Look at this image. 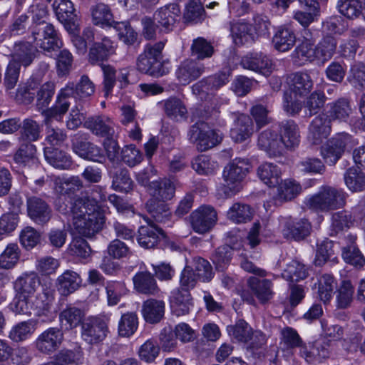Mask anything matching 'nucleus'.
I'll use <instances>...</instances> for the list:
<instances>
[{
	"instance_id": "1",
	"label": "nucleus",
	"mask_w": 365,
	"mask_h": 365,
	"mask_svg": "<svg viewBox=\"0 0 365 365\" xmlns=\"http://www.w3.org/2000/svg\"><path fill=\"white\" fill-rule=\"evenodd\" d=\"M72 225L81 236L91 238L106 222L104 212L98 202L89 197H78L71 207Z\"/></svg>"
},
{
	"instance_id": "2",
	"label": "nucleus",
	"mask_w": 365,
	"mask_h": 365,
	"mask_svg": "<svg viewBox=\"0 0 365 365\" xmlns=\"http://www.w3.org/2000/svg\"><path fill=\"white\" fill-rule=\"evenodd\" d=\"M34 24L30 28L33 42L46 51H57L63 46L60 34L53 24L46 22L47 8L43 4H35L30 7Z\"/></svg>"
},
{
	"instance_id": "3",
	"label": "nucleus",
	"mask_w": 365,
	"mask_h": 365,
	"mask_svg": "<svg viewBox=\"0 0 365 365\" xmlns=\"http://www.w3.org/2000/svg\"><path fill=\"white\" fill-rule=\"evenodd\" d=\"M286 83L288 91L283 96V108L288 114L294 115L302 108V102L298 98L307 96L313 89L311 71L304 70L292 73L287 76Z\"/></svg>"
},
{
	"instance_id": "4",
	"label": "nucleus",
	"mask_w": 365,
	"mask_h": 365,
	"mask_svg": "<svg viewBox=\"0 0 365 365\" xmlns=\"http://www.w3.org/2000/svg\"><path fill=\"white\" fill-rule=\"evenodd\" d=\"M346 193L342 189L322 185L317 192L306 198L307 207L315 212H328L346 205Z\"/></svg>"
},
{
	"instance_id": "5",
	"label": "nucleus",
	"mask_w": 365,
	"mask_h": 365,
	"mask_svg": "<svg viewBox=\"0 0 365 365\" xmlns=\"http://www.w3.org/2000/svg\"><path fill=\"white\" fill-rule=\"evenodd\" d=\"M251 163L247 158H237L230 162L223 170L225 186L232 194L242 189V182L250 173Z\"/></svg>"
},
{
	"instance_id": "6",
	"label": "nucleus",
	"mask_w": 365,
	"mask_h": 365,
	"mask_svg": "<svg viewBox=\"0 0 365 365\" xmlns=\"http://www.w3.org/2000/svg\"><path fill=\"white\" fill-rule=\"evenodd\" d=\"M188 140L195 144L200 151H205L222 140L221 135L215 130L210 129L202 122H198L192 125L188 133Z\"/></svg>"
},
{
	"instance_id": "7",
	"label": "nucleus",
	"mask_w": 365,
	"mask_h": 365,
	"mask_svg": "<svg viewBox=\"0 0 365 365\" xmlns=\"http://www.w3.org/2000/svg\"><path fill=\"white\" fill-rule=\"evenodd\" d=\"M109 319L103 317H91L82 324L81 336L90 344L102 341L108 332Z\"/></svg>"
},
{
	"instance_id": "8",
	"label": "nucleus",
	"mask_w": 365,
	"mask_h": 365,
	"mask_svg": "<svg viewBox=\"0 0 365 365\" xmlns=\"http://www.w3.org/2000/svg\"><path fill=\"white\" fill-rule=\"evenodd\" d=\"M73 151L81 158L98 163L105 160L103 151L101 148L88 140L87 135L78 133L71 140Z\"/></svg>"
},
{
	"instance_id": "9",
	"label": "nucleus",
	"mask_w": 365,
	"mask_h": 365,
	"mask_svg": "<svg viewBox=\"0 0 365 365\" xmlns=\"http://www.w3.org/2000/svg\"><path fill=\"white\" fill-rule=\"evenodd\" d=\"M351 143V137L349 134L339 133L321 148V155L327 164L333 165Z\"/></svg>"
},
{
	"instance_id": "10",
	"label": "nucleus",
	"mask_w": 365,
	"mask_h": 365,
	"mask_svg": "<svg viewBox=\"0 0 365 365\" xmlns=\"http://www.w3.org/2000/svg\"><path fill=\"white\" fill-rule=\"evenodd\" d=\"M190 219L193 230L197 233L204 234L215 225L217 215L212 207L202 205L191 213Z\"/></svg>"
},
{
	"instance_id": "11",
	"label": "nucleus",
	"mask_w": 365,
	"mask_h": 365,
	"mask_svg": "<svg viewBox=\"0 0 365 365\" xmlns=\"http://www.w3.org/2000/svg\"><path fill=\"white\" fill-rule=\"evenodd\" d=\"M230 75L229 71H224L205 77L192 86V93L202 99L205 94H212L226 85L229 82Z\"/></svg>"
},
{
	"instance_id": "12",
	"label": "nucleus",
	"mask_w": 365,
	"mask_h": 365,
	"mask_svg": "<svg viewBox=\"0 0 365 365\" xmlns=\"http://www.w3.org/2000/svg\"><path fill=\"white\" fill-rule=\"evenodd\" d=\"M63 340L62 331L56 327H51L40 334L34 344L39 352L51 354L60 347Z\"/></svg>"
},
{
	"instance_id": "13",
	"label": "nucleus",
	"mask_w": 365,
	"mask_h": 365,
	"mask_svg": "<svg viewBox=\"0 0 365 365\" xmlns=\"http://www.w3.org/2000/svg\"><path fill=\"white\" fill-rule=\"evenodd\" d=\"M180 9L175 4H168L158 9L153 15L160 32L172 31L180 19Z\"/></svg>"
},
{
	"instance_id": "14",
	"label": "nucleus",
	"mask_w": 365,
	"mask_h": 365,
	"mask_svg": "<svg viewBox=\"0 0 365 365\" xmlns=\"http://www.w3.org/2000/svg\"><path fill=\"white\" fill-rule=\"evenodd\" d=\"M36 43L34 46L27 41H18L14 43L11 51V63H15L17 65L24 67L29 66L36 57L38 53Z\"/></svg>"
},
{
	"instance_id": "15",
	"label": "nucleus",
	"mask_w": 365,
	"mask_h": 365,
	"mask_svg": "<svg viewBox=\"0 0 365 365\" xmlns=\"http://www.w3.org/2000/svg\"><path fill=\"white\" fill-rule=\"evenodd\" d=\"M257 147L266 152L269 157H279L284 155V145L278 133L269 129L264 130L259 134Z\"/></svg>"
},
{
	"instance_id": "16",
	"label": "nucleus",
	"mask_w": 365,
	"mask_h": 365,
	"mask_svg": "<svg viewBox=\"0 0 365 365\" xmlns=\"http://www.w3.org/2000/svg\"><path fill=\"white\" fill-rule=\"evenodd\" d=\"M279 139L286 150H294L300 143V132L298 125L293 120H284L279 123Z\"/></svg>"
},
{
	"instance_id": "17",
	"label": "nucleus",
	"mask_w": 365,
	"mask_h": 365,
	"mask_svg": "<svg viewBox=\"0 0 365 365\" xmlns=\"http://www.w3.org/2000/svg\"><path fill=\"white\" fill-rule=\"evenodd\" d=\"M27 212L29 217L38 225L46 224L52 215L48 204L38 197H31L28 199Z\"/></svg>"
},
{
	"instance_id": "18",
	"label": "nucleus",
	"mask_w": 365,
	"mask_h": 365,
	"mask_svg": "<svg viewBox=\"0 0 365 365\" xmlns=\"http://www.w3.org/2000/svg\"><path fill=\"white\" fill-rule=\"evenodd\" d=\"M205 66L192 59L183 61L178 67L175 75L182 85H187L197 79L205 72Z\"/></svg>"
},
{
	"instance_id": "19",
	"label": "nucleus",
	"mask_w": 365,
	"mask_h": 365,
	"mask_svg": "<svg viewBox=\"0 0 365 365\" xmlns=\"http://www.w3.org/2000/svg\"><path fill=\"white\" fill-rule=\"evenodd\" d=\"M241 66L245 68L262 73L269 75L272 71V61L262 53H252L242 58Z\"/></svg>"
},
{
	"instance_id": "20",
	"label": "nucleus",
	"mask_w": 365,
	"mask_h": 365,
	"mask_svg": "<svg viewBox=\"0 0 365 365\" xmlns=\"http://www.w3.org/2000/svg\"><path fill=\"white\" fill-rule=\"evenodd\" d=\"M331 120L326 115H319L309 127L308 140L313 145L320 144L331 133Z\"/></svg>"
},
{
	"instance_id": "21",
	"label": "nucleus",
	"mask_w": 365,
	"mask_h": 365,
	"mask_svg": "<svg viewBox=\"0 0 365 365\" xmlns=\"http://www.w3.org/2000/svg\"><path fill=\"white\" fill-rule=\"evenodd\" d=\"M114 123L106 115H93L87 118L83 122V127L93 134L108 138L114 133Z\"/></svg>"
},
{
	"instance_id": "22",
	"label": "nucleus",
	"mask_w": 365,
	"mask_h": 365,
	"mask_svg": "<svg viewBox=\"0 0 365 365\" xmlns=\"http://www.w3.org/2000/svg\"><path fill=\"white\" fill-rule=\"evenodd\" d=\"M175 189L174 182L170 179L163 178L150 182L148 191L151 196L150 199L165 202L174 197Z\"/></svg>"
},
{
	"instance_id": "23",
	"label": "nucleus",
	"mask_w": 365,
	"mask_h": 365,
	"mask_svg": "<svg viewBox=\"0 0 365 365\" xmlns=\"http://www.w3.org/2000/svg\"><path fill=\"white\" fill-rule=\"evenodd\" d=\"M53 183V191L60 196H68L74 195L83 187V182L78 176H56L51 177Z\"/></svg>"
},
{
	"instance_id": "24",
	"label": "nucleus",
	"mask_w": 365,
	"mask_h": 365,
	"mask_svg": "<svg viewBox=\"0 0 365 365\" xmlns=\"http://www.w3.org/2000/svg\"><path fill=\"white\" fill-rule=\"evenodd\" d=\"M312 226L306 219L294 221L291 218L283 222L282 234L287 239L301 240L310 234Z\"/></svg>"
},
{
	"instance_id": "25",
	"label": "nucleus",
	"mask_w": 365,
	"mask_h": 365,
	"mask_svg": "<svg viewBox=\"0 0 365 365\" xmlns=\"http://www.w3.org/2000/svg\"><path fill=\"white\" fill-rule=\"evenodd\" d=\"M115 52V43L108 37H103L101 42L95 43L90 48L89 62L101 66L102 62L107 60Z\"/></svg>"
},
{
	"instance_id": "26",
	"label": "nucleus",
	"mask_w": 365,
	"mask_h": 365,
	"mask_svg": "<svg viewBox=\"0 0 365 365\" xmlns=\"http://www.w3.org/2000/svg\"><path fill=\"white\" fill-rule=\"evenodd\" d=\"M296 41L295 31L289 25L279 27L272 38L274 48L280 52H287L291 50Z\"/></svg>"
},
{
	"instance_id": "27",
	"label": "nucleus",
	"mask_w": 365,
	"mask_h": 365,
	"mask_svg": "<svg viewBox=\"0 0 365 365\" xmlns=\"http://www.w3.org/2000/svg\"><path fill=\"white\" fill-rule=\"evenodd\" d=\"M95 85L87 75H83L76 85L68 83L62 88V95L71 96L76 99H83L92 96Z\"/></svg>"
},
{
	"instance_id": "28",
	"label": "nucleus",
	"mask_w": 365,
	"mask_h": 365,
	"mask_svg": "<svg viewBox=\"0 0 365 365\" xmlns=\"http://www.w3.org/2000/svg\"><path fill=\"white\" fill-rule=\"evenodd\" d=\"M53 6L58 20L63 24L67 29H73L77 20L73 3L69 0H55Z\"/></svg>"
},
{
	"instance_id": "29",
	"label": "nucleus",
	"mask_w": 365,
	"mask_h": 365,
	"mask_svg": "<svg viewBox=\"0 0 365 365\" xmlns=\"http://www.w3.org/2000/svg\"><path fill=\"white\" fill-rule=\"evenodd\" d=\"M254 131L252 119L247 115L241 114L235 120L230 136L235 142L242 143L250 138Z\"/></svg>"
},
{
	"instance_id": "30",
	"label": "nucleus",
	"mask_w": 365,
	"mask_h": 365,
	"mask_svg": "<svg viewBox=\"0 0 365 365\" xmlns=\"http://www.w3.org/2000/svg\"><path fill=\"white\" fill-rule=\"evenodd\" d=\"M137 68L140 72L153 77H160L168 73L162 61H157L145 54L141 53L137 59Z\"/></svg>"
},
{
	"instance_id": "31",
	"label": "nucleus",
	"mask_w": 365,
	"mask_h": 365,
	"mask_svg": "<svg viewBox=\"0 0 365 365\" xmlns=\"http://www.w3.org/2000/svg\"><path fill=\"white\" fill-rule=\"evenodd\" d=\"M168 118L179 122L187 118L188 111L182 101L177 97H170L161 103Z\"/></svg>"
},
{
	"instance_id": "32",
	"label": "nucleus",
	"mask_w": 365,
	"mask_h": 365,
	"mask_svg": "<svg viewBox=\"0 0 365 365\" xmlns=\"http://www.w3.org/2000/svg\"><path fill=\"white\" fill-rule=\"evenodd\" d=\"M164 313L165 303L162 300L149 299L143 304V317L148 323H158L163 319Z\"/></svg>"
},
{
	"instance_id": "33",
	"label": "nucleus",
	"mask_w": 365,
	"mask_h": 365,
	"mask_svg": "<svg viewBox=\"0 0 365 365\" xmlns=\"http://www.w3.org/2000/svg\"><path fill=\"white\" fill-rule=\"evenodd\" d=\"M192 305V299L189 291L177 289L172 292L170 306L172 311L177 316L188 314Z\"/></svg>"
},
{
	"instance_id": "34",
	"label": "nucleus",
	"mask_w": 365,
	"mask_h": 365,
	"mask_svg": "<svg viewBox=\"0 0 365 365\" xmlns=\"http://www.w3.org/2000/svg\"><path fill=\"white\" fill-rule=\"evenodd\" d=\"M40 283L35 272L24 273L17 278L14 287L17 293L31 297L39 287Z\"/></svg>"
},
{
	"instance_id": "35",
	"label": "nucleus",
	"mask_w": 365,
	"mask_h": 365,
	"mask_svg": "<svg viewBox=\"0 0 365 365\" xmlns=\"http://www.w3.org/2000/svg\"><path fill=\"white\" fill-rule=\"evenodd\" d=\"M44 156L46 160L56 169L68 170L73 164L71 157L68 154L52 147L44 148Z\"/></svg>"
},
{
	"instance_id": "36",
	"label": "nucleus",
	"mask_w": 365,
	"mask_h": 365,
	"mask_svg": "<svg viewBox=\"0 0 365 365\" xmlns=\"http://www.w3.org/2000/svg\"><path fill=\"white\" fill-rule=\"evenodd\" d=\"M160 235L163 236V232L161 229L148 224L139 227L137 240L141 247L150 249L158 244Z\"/></svg>"
},
{
	"instance_id": "37",
	"label": "nucleus",
	"mask_w": 365,
	"mask_h": 365,
	"mask_svg": "<svg viewBox=\"0 0 365 365\" xmlns=\"http://www.w3.org/2000/svg\"><path fill=\"white\" fill-rule=\"evenodd\" d=\"M134 288L141 294H157L159 288L154 277L148 272H139L133 278Z\"/></svg>"
},
{
	"instance_id": "38",
	"label": "nucleus",
	"mask_w": 365,
	"mask_h": 365,
	"mask_svg": "<svg viewBox=\"0 0 365 365\" xmlns=\"http://www.w3.org/2000/svg\"><path fill=\"white\" fill-rule=\"evenodd\" d=\"M230 32L236 45L253 42L256 39L252 26L245 22H236L230 25Z\"/></svg>"
},
{
	"instance_id": "39",
	"label": "nucleus",
	"mask_w": 365,
	"mask_h": 365,
	"mask_svg": "<svg viewBox=\"0 0 365 365\" xmlns=\"http://www.w3.org/2000/svg\"><path fill=\"white\" fill-rule=\"evenodd\" d=\"M36 329V322L33 319L23 321L14 325L9 332V338L14 342L29 339Z\"/></svg>"
},
{
	"instance_id": "40",
	"label": "nucleus",
	"mask_w": 365,
	"mask_h": 365,
	"mask_svg": "<svg viewBox=\"0 0 365 365\" xmlns=\"http://www.w3.org/2000/svg\"><path fill=\"white\" fill-rule=\"evenodd\" d=\"M42 125L33 118H27L21 122L20 139L25 143H31L41 138Z\"/></svg>"
},
{
	"instance_id": "41",
	"label": "nucleus",
	"mask_w": 365,
	"mask_h": 365,
	"mask_svg": "<svg viewBox=\"0 0 365 365\" xmlns=\"http://www.w3.org/2000/svg\"><path fill=\"white\" fill-rule=\"evenodd\" d=\"M337 8L340 14L349 19L361 16L365 19V0H338Z\"/></svg>"
},
{
	"instance_id": "42",
	"label": "nucleus",
	"mask_w": 365,
	"mask_h": 365,
	"mask_svg": "<svg viewBox=\"0 0 365 365\" xmlns=\"http://www.w3.org/2000/svg\"><path fill=\"white\" fill-rule=\"evenodd\" d=\"M53 297L48 292H41L31 297V314L41 317L50 313Z\"/></svg>"
},
{
	"instance_id": "43",
	"label": "nucleus",
	"mask_w": 365,
	"mask_h": 365,
	"mask_svg": "<svg viewBox=\"0 0 365 365\" xmlns=\"http://www.w3.org/2000/svg\"><path fill=\"white\" fill-rule=\"evenodd\" d=\"M259 178L269 187H276L281 182V170L277 165L264 163L257 168Z\"/></svg>"
},
{
	"instance_id": "44",
	"label": "nucleus",
	"mask_w": 365,
	"mask_h": 365,
	"mask_svg": "<svg viewBox=\"0 0 365 365\" xmlns=\"http://www.w3.org/2000/svg\"><path fill=\"white\" fill-rule=\"evenodd\" d=\"M70 97L72 96L62 95L61 89L58 94L55 106L51 108L43 110V123H48L49 120L61 119V118L68 111L70 107L71 103L68 101Z\"/></svg>"
},
{
	"instance_id": "45",
	"label": "nucleus",
	"mask_w": 365,
	"mask_h": 365,
	"mask_svg": "<svg viewBox=\"0 0 365 365\" xmlns=\"http://www.w3.org/2000/svg\"><path fill=\"white\" fill-rule=\"evenodd\" d=\"M83 318L84 313L81 309L75 307H67L59 314L61 329H73L82 322Z\"/></svg>"
},
{
	"instance_id": "46",
	"label": "nucleus",
	"mask_w": 365,
	"mask_h": 365,
	"mask_svg": "<svg viewBox=\"0 0 365 365\" xmlns=\"http://www.w3.org/2000/svg\"><path fill=\"white\" fill-rule=\"evenodd\" d=\"M58 289L63 295L74 292L80 286L81 280L79 275L71 270L65 271L58 279Z\"/></svg>"
},
{
	"instance_id": "47",
	"label": "nucleus",
	"mask_w": 365,
	"mask_h": 365,
	"mask_svg": "<svg viewBox=\"0 0 365 365\" xmlns=\"http://www.w3.org/2000/svg\"><path fill=\"white\" fill-rule=\"evenodd\" d=\"M254 215L253 209L247 204L236 202L228 210L227 216L235 223H246L250 221Z\"/></svg>"
},
{
	"instance_id": "48",
	"label": "nucleus",
	"mask_w": 365,
	"mask_h": 365,
	"mask_svg": "<svg viewBox=\"0 0 365 365\" xmlns=\"http://www.w3.org/2000/svg\"><path fill=\"white\" fill-rule=\"evenodd\" d=\"M93 23L101 26H113V16L108 5L103 3L97 4L91 9Z\"/></svg>"
},
{
	"instance_id": "49",
	"label": "nucleus",
	"mask_w": 365,
	"mask_h": 365,
	"mask_svg": "<svg viewBox=\"0 0 365 365\" xmlns=\"http://www.w3.org/2000/svg\"><path fill=\"white\" fill-rule=\"evenodd\" d=\"M336 40L330 36L324 37L314 47L317 61L324 63L331 58L336 49Z\"/></svg>"
},
{
	"instance_id": "50",
	"label": "nucleus",
	"mask_w": 365,
	"mask_h": 365,
	"mask_svg": "<svg viewBox=\"0 0 365 365\" xmlns=\"http://www.w3.org/2000/svg\"><path fill=\"white\" fill-rule=\"evenodd\" d=\"M248 284L256 297L262 302H266L272 297L273 292L272 290V284L271 281L266 279H259L252 277L248 279Z\"/></svg>"
},
{
	"instance_id": "51",
	"label": "nucleus",
	"mask_w": 365,
	"mask_h": 365,
	"mask_svg": "<svg viewBox=\"0 0 365 365\" xmlns=\"http://www.w3.org/2000/svg\"><path fill=\"white\" fill-rule=\"evenodd\" d=\"M344 178L346 187L352 192H360L365 187V174L359 167L349 168Z\"/></svg>"
},
{
	"instance_id": "52",
	"label": "nucleus",
	"mask_w": 365,
	"mask_h": 365,
	"mask_svg": "<svg viewBox=\"0 0 365 365\" xmlns=\"http://www.w3.org/2000/svg\"><path fill=\"white\" fill-rule=\"evenodd\" d=\"M147 211L158 222L165 223L170 220L171 212L165 202L149 199L145 204Z\"/></svg>"
},
{
	"instance_id": "53",
	"label": "nucleus",
	"mask_w": 365,
	"mask_h": 365,
	"mask_svg": "<svg viewBox=\"0 0 365 365\" xmlns=\"http://www.w3.org/2000/svg\"><path fill=\"white\" fill-rule=\"evenodd\" d=\"M292 58L299 65L314 62L317 61L315 48L309 41H303L295 48L292 53Z\"/></svg>"
},
{
	"instance_id": "54",
	"label": "nucleus",
	"mask_w": 365,
	"mask_h": 365,
	"mask_svg": "<svg viewBox=\"0 0 365 365\" xmlns=\"http://www.w3.org/2000/svg\"><path fill=\"white\" fill-rule=\"evenodd\" d=\"M348 237L349 238L351 245L342 248L343 259L346 263L354 267H361L365 264V258L359 250L354 245L356 237L349 235Z\"/></svg>"
},
{
	"instance_id": "55",
	"label": "nucleus",
	"mask_w": 365,
	"mask_h": 365,
	"mask_svg": "<svg viewBox=\"0 0 365 365\" xmlns=\"http://www.w3.org/2000/svg\"><path fill=\"white\" fill-rule=\"evenodd\" d=\"M138 327V319L134 312L123 314L118 324V333L121 337H130L134 334Z\"/></svg>"
},
{
	"instance_id": "56",
	"label": "nucleus",
	"mask_w": 365,
	"mask_h": 365,
	"mask_svg": "<svg viewBox=\"0 0 365 365\" xmlns=\"http://www.w3.org/2000/svg\"><path fill=\"white\" fill-rule=\"evenodd\" d=\"M335 257L334 244L329 240L322 241L317 245L314 264L316 266H322L329 260H334Z\"/></svg>"
},
{
	"instance_id": "57",
	"label": "nucleus",
	"mask_w": 365,
	"mask_h": 365,
	"mask_svg": "<svg viewBox=\"0 0 365 365\" xmlns=\"http://www.w3.org/2000/svg\"><path fill=\"white\" fill-rule=\"evenodd\" d=\"M308 275L307 269L298 261L292 260L287 264L282 277L287 281L297 282L305 279Z\"/></svg>"
},
{
	"instance_id": "58",
	"label": "nucleus",
	"mask_w": 365,
	"mask_h": 365,
	"mask_svg": "<svg viewBox=\"0 0 365 365\" xmlns=\"http://www.w3.org/2000/svg\"><path fill=\"white\" fill-rule=\"evenodd\" d=\"M160 350L157 341L149 339L139 347L138 356L140 360L146 363H152L158 356Z\"/></svg>"
},
{
	"instance_id": "59",
	"label": "nucleus",
	"mask_w": 365,
	"mask_h": 365,
	"mask_svg": "<svg viewBox=\"0 0 365 365\" xmlns=\"http://www.w3.org/2000/svg\"><path fill=\"white\" fill-rule=\"evenodd\" d=\"M280 346L283 349H292L301 346L302 340L296 330L286 327L280 331Z\"/></svg>"
},
{
	"instance_id": "60",
	"label": "nucleus",
	"mask_w": 365,
	"mask_h": 365,
	"mask_svg": "<svg viewBox=\"0 0 365 365\" xmlns=\"http://www.w3.org/2000/svg\"><path fill=\"white\" fill-rule=\"evenodd\" d=\"M336 282L332 275L324 274L318 280V294L319 299L324 303L329 302L332 297Z\"/></svg>"
},
{
	"instance_id": "61",
	"label": "nucleus",
	"mask_w": 365,
	"mask_h": 365,
	"mask_svg": "<svg viewBox=\"0 0 365 365\" xmlns=\"http://www.w3.org/2000/svg\"><path fill=\"white\" fill-rule=\"evenodd\" d=\"M353 222L354 220L351 215L346 211L334 213L330 226L331 235H337L339 232L349 229Z\"/></svg>"
},
{
	"instance_id": "62",
	"label": "nucleus",
	"mask_w": 365,
	"mask_h": 365,
	"mask_svg": "<svg viewBox=\"0 0 365 365\" xmlns=\"http://www.w3.org/2000/svg\"><path fill=\"white\" fill-rule=\"evenodd\" d=\"M19 257V246L14 243L9 244L0 255V267L4 269H11L16 264Z\"/></svg>"
},
{
	"instance_id": "63",
	"label": "nucleus",
	"mask_w": 365,
	"mask_h": 365,
	"mask_svg": "<svg viewBox=\"0 0 365 365\" xmlns=\"http://www.w3.org/2000/svg\"><path fill=\"white\" fill-rule=\"evenodd\" d=\"M112 187L116 191L125 192L133 189V182L126 169H120L114 173Z\"/></svg>"
},
{
	"instance_id": "64",
	"label": "nucleus",
	"mask_w": 365,
	"mask_h": 365,
	"mask_svg": "<svg viewBox=\"0 0 365 365\" xmlns=\"http://www.w3.org/2000/svg\"><path fill=\"white\" fill-rule=\"evenodd\" d=\"M205 11L200 0H192L186 6L184 19L186 22L197 23L202 21Z\"/></svg>"
}]
</instances>
